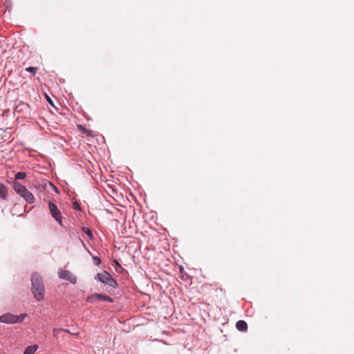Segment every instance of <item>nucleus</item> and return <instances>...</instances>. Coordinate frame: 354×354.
<instances>
[{"label": "nucleus", "mask_w": 354, "mask_h": 354, "mask_svg": "<svg viewBox=\"0 0 354 354\" xmlns=\"http://www.w3.org/2000/svg\"><path fill=\"white\" fill-rule=\"evenodd\" d=\"M32 292L37 301H41L44 299L45 288L42 279L39 274L35 273L31 277Z\"/></svg>", "instance_id": "f257e3e1"}, {"label": "nucleus", "mask_w": 354, "mask_h": 354, "mask_svg": "<svg viewBox=\"0 0 354 354\" xmlns=\"http://www.w3.org/2000/svg\"><path fill=\"white\" fill-rule=\"evenodd\" d=\"M13 189L19 195L23 197L26 202L30 204L34 203L35 197L33 194L30 192L25 186L18 182H15Z\"/></svg>", "instance_id": "f03ea898"}, {"label": "nucleus", "mask_w": 354, "mask_h": 354, "mask_svg": "<svg viewBox=\"0 0 354 354\" xmlns=\"http://www.w3.org/2000/svg\"><path fill=\"white\" fill-rule=\"evenodd\" d=\"M26 316V313H23L19 315H15L11 313H6L0 316V322L6 324L21 323L24 321V318Z\"/></svg>", "instance_id": "7ed1b4c3"}, {"label": "nucleus", "mask_w": 354, "mask_h": 354, "mask_svg": "<svg viewBox=\"0 0 354 354\" xmlns=\"http://www.w3.org/2000/svg\"><path fill=\"white\" fill-rule=\"evenodd\" d=\"M96 279H97L100 282L106 284L113 288H116L118 286L117 281L111 276L109 272L106 271L98 273L97 274Z\"/></svg>", "instance_id": "20e7f679"}, {"label": "nucleus", "mask_w": 354, "mask_h": 354, "mask_svg": "<svg viewBox=\"0 0 354 354\" xmlns=\"http://www.w3.org/2000/svg\"><path fill=\"white\" fill-rule=\"evenodd\" d=\"M49 211L52 216L61 225L62 223V214L60 211L58 209L57 205L51 201L48 202Z\"/></svg>", "instance_id": "39448f33"}, {"label": "nucleus", "mask_w": 354, "mask_h": 354, "mask_svg": "<svg viewBox=\"0 0 354 354\" xmlns=\"http://www.w3.org/2000/svg\"><path fill=\"white\" fill-rule=\"evenodd\" d=\"M96 299L108 301L111 303L113 301V299L111 297L102 293H95L91 295L86 297V301L88 302H93Z\"/></svg>", "instance_id": "423d86ee"}, {"label": "nucleus", "mask_w": 354, "mask_h": 354, "mask_svg": "<svg viewBox=\"0 0 354 354\" xmlns=\"http://www.w3.org/2000/svg\"><path fill=\"white\" fill-rule=\"evenodd\" d=\"M58 274L61 279H66L72 283H75L77 282L76 277L68 270H60Z\"/></svg>", "instance_id": "0eeeda50"}, {"label": "nucleus", "mask_w": 354, "mask_h": 354, "mask_svg": "<svg viewBox=\"0 0 354 354\" xmlns=\"http://www.w3.org/2000/svg\"><path fill=\"white\" fill-rule=\"evenodd\" d=\"M7 193L8 189L6 186L3 183H0V198H1L3 200L6 199Z\"/></svg>", "instance_id": "6e6552de"}, {"label": "nucleus", "mask_w": 354, "mask_h": 354, "mask_svg": "<svg viewBox=\"0 0 354 354\" xmlns=\"http://www.w3.org/2000/svg\"><path fill=\"white\" fill-rule=\"evenodd\" d=\"M236 326L238 328V330L241 331H245L248 328L247 323L243 320L238 321L236 324Z\"/></svg>", "instance_id": "1a4fd4ad"}, {"label": "nucleus", "mask_w": 354, "mask_h": 354, "mask_svg": "<svg viewBox=\"0 0 354 354\" xmlns=\"http://www.w3.org/2000/svg\"><path fill=\"white\" fill-rule=\"evenodd\" d=\"M38 348L36 344L28 346L24 351V354H34Z\"/></svg>", "instance_id": "9d476101"}, {"label": "nucleus", "mask_w": 354, "mask_h": 354, "mask_svg": "<svg viewBox=\"0 0 354 354\" xmlns=\"http://www.w3.org/2000/svg\"><path fill=\"white\" fill-rule=\"evenodd\" d=\"M82 231L86 234L88 235V236L91 239H93V234H92V232L91 230L88 228V227H82Z\"/></svg>", "instance_id": "9b49d317"}, {"label": "nucleus", "mask_w": 354, "mask_h": 354, "mask_svg": "<svg viewBox=\"0 0 354 354\" xmlns=\"http://www.w3.org/2000/svg\"><path fill=\"white\" fill-rule=\"evenodd\" d=\"M16 180L24 179L26 177V172H18L15 176Z\"/></svg>", "instance_id": "f8f14e48"}, {"label": "nucleus", "mask_w": 354, "mask_h": 354, "mask_svg": "<svg viewBox=\"0 0 354 354\" xmlns=\"http://www.w3.org/2000/svg\"><path fill=\"white\" fill-rule=\"evenodd\" d=\"M37 70H38L37 67H32V66H29L26 68V71L30 72V73H32L33 75H35L37 73Z\"/></svg>", "instance_id": "ddd939ff"}, {"label": "nucleus", "mask_w": 354, "mask_h": 354, "mask_svg": "<svg viewBox=\"0 0 354 354\" xmlns=\"http://www.w3.org/2000/svg\"><path fill=\"white\" fill-rule=\"evenodd\" d=\"M62 331H64V332H66V333H70V331H69L68 329H63V328H55V329L53 330V335H54L55 336H57V333L58 331H62Z\"/></svg>", "instance_id": "4468645a"}, {"label": "nucleus", "mask_w": 354, "mask_h": 354, "mask_svg": "<svg viewBox=\"0 0 354 354\" xmlns=\"http://www.w3.org/2000/svg\"><path fill=\"white\" fill-rule=\"evenodd\" d=\"M93 261H94L95 264L97 266H99L101 263V260L97 257H93Z\"/></svg>", "instance_id": "2eb2a0df"}, {"label": "nucleus", "mask_w": 354, "mask_h": 354, "mask_svg": "<svg viewBox=\"0 0 354 354\" xmlns=\"http://www.w3.org/2000/svg\"><path fill=\"white\" fill-rule=\"evenodd\" d=\"M73 206L74 209H77L78 211L81 210L80 205H79L78 203L74 202L73 204Z\"/></svg>", "instance_id": "dca6fc26"}, {"label": "nucleus", "mask_w": 354, "mask_h": 354, "mask_svg": "<svg viewBox=\"0 0 354 354\" xmlns=\"http://www.w3.org/2000/svg\"><path fill=\"white\" fill-rule=\"evenodd\" d=\"M47 100H48V102L50 104H53V101L51 100V99H50L49 97H47Z\"/></svg>", "instance_id": "f3484780"}, {"label": "nucleus", "mask_w": 354, "mask_h": 354, "mask_svg": "<svg viewBox=\"0 0 354 354\" xmlns=\"http://www.w3.org/2000/svg\"><path fill=\"white\" fill-rule=\"evenodd\" d=\"M117 265L120 266L119 263L117 261H115Z\"/></svg>", "instance_id": "a211bd4d"}]
</instances>
